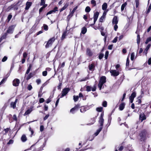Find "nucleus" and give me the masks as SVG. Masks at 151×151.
<instances>
[{"label": "nucleus", "mask_w": 151, "mask_h": 151, "mask_svg": "<svg viewBox=\"0 0 151 151\" xmlns=\"http://www.w3.org/2000/svg\"><path fill=\"white\" fill-rule=\"evenodd\" d=\"M106 78L105 76L101 77L100 79L99 83L98 84V87L99 88V90H101L103 84L106 82Z\"/></svg>", "instance_id": "obj_1"}, {"label": "nucleus", "mask_w": 151, "mask_h": 151, "mask_svg": "<svg viewBox=\"0 0 151 151\" xmlns=\"http://www.w3.org/2000/svg\"><path fill=\"white\" fill-rule=\"evenodd\" d=\"M70 90V89L68 88H66L63 89L61 93V95L60 98H62L64 96H65Z\"/></svg>", "instance_id": "obj_2"}, {"label": "nucleus", "mask_w": 151, "mask_h": 151, "mask_svg": "<svg viewBox=\"0 0 151 151\" xmlns=\"http://www.w3.org/2000/svg\"><path fill=\"white\" fill-rule=\"evenodd\" d=\"M55 39L54 38L52 37L47 42L46 45H45L46 48H48L51 46L52 43L54 41Z\"/></svg>", "instance_id": "obj_3"}, {"label": "nucleus", "mask_w": 151, "mask_h": 151, "mask_svg": "<svg viewBox=\"0 0 151 151\" xmlns=\"http://www.w3.org/2000/svg\"><path fill=\"white\" fill-rule=\"evenodd\" d=\"M15 26L14 25H12L9 27L8 29L7 30L6 34H12L14 30V29Z\"/></svg>", "instance_id": "obj_4"}, {"label": "nucleus", "mask_w": 151, "mask_h": 151, "mask_svg": "<svg viewBox=\"0 0 151 151\" xmlns=\"http://www.w3.org/2000/svg\"><path fill=\"white\" fill-rule=\"evenodd\" d=\"M99 14V13L98 12H96L94 13L93 15L94 23L93 24H91V25H93L95 24L98 18Z\"/></svg>", "instance_id": "obj_5"}, {"label": "nucleus", "mask_w": 151, "mask_h": 151, "mask_svg": "<svg viewBox=\"0 0 151 151\" xmlns=\"http://www.w3.org/2000/svg\"><path fill=\"white\" fill-rule=\"evenodd\" d=\"M80 106L79 104H77L70 110V112L72 114H74L78 110V109L80 107Z\"/></svg>", "instance_id": "obj_6"}, {"label": "nucleus", "mask_w": 151, "mask_h": 151, "mask_svg": "<svg viewBox=\"0 0 151 151\" xmlns=\"http://www.w3.org/2000/svg\"><path fill=\"white\" fill-rule=\"evenodd\" d=\"M145 135L146 132L145 131H143L141 132L139 134V136L141 137L140 139L141 141H142L145 139Z\"/></svg>", "instance_id": "obj_7"}, {"label": "nucleus", "mask_w": 151, "mask_h": 151, "mask_svg": "<svg viewBox=\"0 0 151 151\" xmlns=\"http://www.w3.org/2000/svg\"><path fill=\"white\" fill-rule=\"evenodd\" d=\"M136 93L135 92H134L132 93L131 96L129 97L130 101V103H132L133 102L134 99L136 96Z\"/></svg>", "instance_id": "obj_8"}, {"label": "nucleus", "mask_w": 151, "mask_h": 151, "mask_svg": "<svg viewBox=\"0 0 151 151\" xmlns=\"http://www.w3.org/2000/svg\"><path fill=\"white\" fill-rule=\"evenodd\" d=\"M110 73H111L112 75L116 76H118L119 74V73L118 71H117L115 70H111L110 71Z\"/></svg>", "instance_id": "obj_9"}, {"label": "nucleus", "mask_w": 151, "mask_h": 151, "mask_svg": "<svg viewBox=\"0 0 151 151\" xmlns=\"http://www.w3.org/2000/svg\"><path fill=\"white\" fill-rule=\"evenodd\" d=\"M19 80L18 79H16L14 80L13 81V85L15 86H18L19 83Z\"/></svg>", "instance_id": "obj_10"}, {"label": "nucleus", "mask_w": 151, "mask_h": 151, "mask_svg": "<svg viewBox=\"0 0 151 151\" xmlns=\"http://www.w3.org/2000/svg\"><path fill=\"white\" fill-rule=\"evenodd\" d=\"M33 106H31L30 107V108L28 109L25 113L24 114V116H25L26 115H27L29 114L33 110Z\"/></svg>", "instance_id": "obj_11"}, {"label": "nucleus", "mask_w": 151, "mask_h": 151, "mask_svg": "<svg viewBox=\"0 0 151 151\" xmlns=\"http://www.w3.org/2000/svg\"><path fill=\"white\" fill-rule=\"evenodd\" d=\"M18 100L17 99H16L15 101L14 102H12L11 103L10 105L11 107L13 108V109H15L16 107V105L17 103V101Z\"/></svg>", "instance_id": "obj_12"}, {"label": "nucleus", "mask_w": 151, "mask_h": 151, "mask_svg": "<svg viewBox=\"0 0 151 151\" xmlns=\"http://www.w3.org/2000/svg\"><path fill=\"white\" fill-rule=\"evenodd\" d=\"M146 119L145 116L144 114H141L139 115V119L142 122L143 120Z\"/></svg>", "instance_id": "obj_13"}, {"label": "nucleus", "mask_w": 151, "mask_h": 151, "mask_svg": "<svg viewBox=\"0 0 151 151\" xmlns=\"http://www.w3.org/2000/svg\"><path fill=\"white\" fill-rule=\"evenodd\" d=\"M118 20L117 19V17L116 16H114L113 19L112 24H117L118 23Z\"/></svg>", "instance_id": "obj_14"}, {"label": "nucleus", "mask_w": 151, "mask_h": 151, "mask_svg": "<svg viewBox=\"0 0 151 151\" xmlns=\"http://www.w3.org/2000/svg\"><path fill=\"white\" fill-rule=\"evenodd\" d=\"M150 44H148L144 51L143 53L145 54L146 56H147V51L150 48Z\"/></svg>", "instance_id": "obj_15"}, {"label": "nucleus", "mask_w": 151, "mask_h": 151, "mask_svg": "<svg viewBox=\"0 0 151 151\" xmlns=\"http://www.w3.org/2000/svg\"><path fill=\"white\" fill-rule=\"evenodd\" d=\"M104 119L102 117L100 118L99 122L101 126H103L104 122Z\"/></svg>", "instance_id": "obj_16"}, {"label": "nucleus", "mask_w": 151, "mask_h": 151, "mask_svg": "<svg viewBox=\"0 0 151 151\" xmlns=\"http://www.w3.org/2000/svg\"><path fill=\"white\" fill-rule=\"evenodd\" d=\"M31 3L29 2H27L26 5V7L25 8V9L28 10L31 6Z\"/></svg>", "instance_id": "obj_17"}, {"label": "nucleus", "mask_w": 151, "mask_h": 151, "mask_svg": "<svg viewBox=\"0 0 151 151\" xmlns=\"http://www.w3.org/2000/svg\"><path fill=\"white\" fill-rule=\"evenodd\" d=\"M94 67L95 66L93 64L89 65L88 66L89 70L91 71H93L94 70Z\"/></svg>", "instance_id": "obj_18"}, {"label": "nucleus", "mask_w": 151, "mask_h": 151, "mask_svg": "<svg viewBox=\"0 0 151 151\" xmlns=\"http://www.w3.org/2000/svg\"><path fill=\"white\" fill-rule=\"evenodd\" d=\"M78 8V6H76L75 7H74L73 9V10L70 12V14L69 15V16H70V17H72L73 16V14L75 12V11Z\"/></svg>", "instance_id": "obj_19"}, {"label": "nucleus", "mask_w": 151, "mask_h": 151, "mask_svg": "<svg viewBox=\"0 0 151 151\" xmlns=\"http://www.w3.org/2000/svg\"><path fill=\"white\" fill-rule=\"evenodd\" d=\"M124 106L125 104L124 103H122L119 106V110L121 111L124 108Z\"/></svg>", "instance_id": "obj_20"}, {"label": "nucleus", "mask_w": 151, "mask_h": 151, "mask_svg": "<svg viewBox=\"0 0 151 151\" xmlns=\"http://www.w3.org/2000/svg\"><path fill=\"white\" fill-rule=\"evenodd\" d=\"M102 127H100L99 128V129L97 130L96 132H95L94 134L95 135V136H96L99 134V133L102 130Z\"/></svg>", "instance_id": "obj_21"}, {"label": "nucleus", "mask_w": 151, "mask_h": 151, "mask_svg": "<svg viewBox=\"0 0 151 151\" xmlns=\"http://www.w3.org/2000/svg\"><path fill=\"white\" fill-rule=\"evenodd\" d=\"M7 35L6 33H5L0 38V43L3 40L6 38Z\"/></svg>", "instance_id": "obj_22"}, {"label": "nucleus", "mask_w": 151, "mask_h": 151, "mask_svg": "<svg viewBox=\"0 0 151 151\" xmlns=\"http://www.w3.org/2000/svg\"><path fill=\"white\" fill-rule=\"evenodd\" d=\"M21 139L23 142H25L27 140V138L24 134H23L22 135L21 138Z\"/></svg>", "instance_id": "obj_23"}, {"label": "nucleus", "mask_w": 151, "mask_h": 151, "mask_svg": "<svg viewBox=\"0 0 151 151\" xmlns=\"http://www.w3.org/2000/svg\"><path fill=\"white\" fill-rule=\"evenodd\" d=\"M87 32V29L85 27H83L82 28L81 33L84 34Z\"/></svg>", "instance_id": "obj_24"}, {"label": "nucleus", "mask_w": 151, "mask_h": 151, "mask_svg": "<svg viewBox=\"0 0 151 151\" xmlns=\"http://www.w3.org/2000/svg\"><path fill=\"white\" fill-rule=\"evenodd\" d=\"M86 53L89 56H91L92 55V53L91 50L88 48L87 49Z\"/></svg>", "instance_id": "obj_25"}, {"label": "nucleus", "mask_w": 151, "mask_h": 151, "mask_svg": "<svg viewBox=\"0 0 151 151\" xmlns=\"http://www.w3.org/2000/svg\"><path fill=\"white\" fill-rule=\"evenodd\" d=\"M107 3H104L102 6V9L103 10H105L107 8Z\"/></svg>", "instance_id": "obj_26"}, {"label": "nucleus", "mask_w": 151, "mask_h": 151, "mask_svg": "<svg viewBox=\"0 0 151 151\" xmlns=\"http://www.w3.org/2000/svg\"><path fill=\"white\" fill-rule=\"evenodd\" d=\"M127 5V3L126 2L124 3V4H123L121 6V10L122 11H123L124 10L125 7Z\"/></svg>", "instance_id": "obj_27"}, {"label": "nucleus", "mask_w": 151, "mask_h": 151, "mask_svg": "<svg viewBox=\"0 0 151 151\" xmlns=\"http://www.w3.org/2000/svg\"><path fill=\"white\" fill-rule=\"evenodd\" d=\"M68 5L67 4H65L64 6L60 10V12H61L65 10L68 6Z\"/></svg>", "instance_id": "obj_28"}, {"label": "nucleus", "mask_w": 151, "mask_h": 151, "mask_svg": "<svg viewBox=\"0 0 151 151\" xmlns=\"http://www.w3.org/2000/svg\"><path fill=\"white\" fill-rule=\"evenodd\" d=\"M140 39V35H138L137 36V43L138 45L139 44Z\"/></svg>", "instance_id": "obj_29"}, {"label": "nucleus", "mask_w": 151, "mask_h": 151, "mask_svg": "<svg viewBox=\"0 0 151 151\" xmlns=\"http://www.w3.org/2000/svg\"><path fill=\"white\" fill-rule=\"evenodd\" d=\"M80 111L82 113H83L86 111V109L83 106L80 109Z\"/></svg>", "instance_id": "obj_30"}, {"label": "nucleus", "mask_w": 151, "mask_h": 151, "mask_svg": "<svg viewBox=\"0 0 151 151\" xmlns=\"http://www.w3.org/2000/svg\"><path fill=\"white\" fill-rule=\"evenodd\" d=\"M73 100L75 102H76V101H77L78 100V99L79 98L78 97V96H73Z\"/></svg>", "instance_id": "obj_31"}, {"label": "nucleus", "mask_w": 151, "mask_h": 151, "mask_svg": "<svg viewBox=\"0 0 151 151\" xmlns=\"http://www.w3.org/2000/svg\"><path fill=\"white\" fill-rule=\"evenodd\" d=\"M135 55L134 52H132L131 53V59L132 60H133L134 58Z\"/></svg>", "instance_id": "obj_32"}, {"label": "nucleus", "mask_w": 151, "mask_h": 151, "mask_svg": "<svg viewBox=\"0 0 151 151\" xmlns=\"http://www.w3.org/2000/svg\"><path fill=\"white\" fill-rule=\"evenodd\" d=\"M91 10V9L89 6H87L85 9V11L87 12H89Z\"/></svg>", "instance_id": "obj_33"}, {"label": "nucleus", "mask_w": 151, "mask_h": 151, "mask_svg": "<svg viewBox=\"0 0 151 151\" xmlns=\"http://www.w3.org/2000/svg\"><path fill=\"white\" fill-rule=\"evenodd\" d=\"M102 107H98L96 109V110L98 112H101L103 109Z\"/></svg>", "instance_id": "obj_34"}, {"label": "nucleus", "mask_w": 151, "mask_h": 151, "mask_svg": "<svg viewBox=\"0 0 151 151\" xmlns=\"http://www.w3.org/2000/svg\"><path fill=\"white\" fill-rule=\"evenodd\" d=\"M129 65V58L128 56L127 58V61L126 63V66H128Z\"/></svg>", "instance_id": "obj_35"}, {"label": "nucleus", "mask_w": 151, "mask_h": 151, "mask_svg": "<svg viewBox=\"0 0 151 151\" xmlns=\"http://www.w3.org/2000/svg\"><path fill=\"white\" fill-rule=\"evenodd\" d=\"M31 66L30 65L29 67V68H28L27 70L26 71V74H28L29 73V72L30 71V68H31Z\"/></svg>", "instance_id": "obj_36"}, {"label": "nucleus", "mask_w": 151, "mask_h": 151, "mask_svg": "<svg viewBox=\"0 0 151 151\" xmlns=\"http://www.w3.org/2000/svg\"><path fill=\"white\" fill-rule=\"evenodd\" d=\"M91 90V87L90 86H88L86 87V91H89Z\"/></svg>", "instance_id": "obj_37"}, {"label": "nucleus", "mask_w": 151, "mask_h": 151, "mask_svg": "<svg viewBox=\"0 0 151 151\" xmlns=\"http://www.w3.org/2000/svg\"><path fill=\"white\" fill-rule=\"evenodd\" d=\"M66 33H67L66 31L65 32L63 33V34L62 35V39H63L65 38V37L66 35Z\"/></svg>", "instance_id": "obj_38"}, {"label": "nucleus", "mask_w": 151, "mask_h": 151, "mask_svg": "<svg viewBox=\"0 0 151 151\" xmlns=\"http://www.w3.org/2000/svg\"><path fill=\"white\" fill-rule=\"evenodd\" d=\"M47 5H45L44 6H43L42 7H41L39 9V12H41L42 11V10L44 8H45V7H46V6H47Z\"/></svg>", "instance_id": "obj_39"}, {"label": "nucleus", "mask_w": 151, "mask_h": 151, "mask_svg": "<svg viewBox=\"0 0 151 151\" xmlns=\"http://www.w3.org/2000/svg\"><path fill=\"white\" fill-rule=\"evenodd\" d=\"M91 3L93 5V6H95L96 5V1L94 0H92Z\"/></svg>", "instance_id": "obj_40"}, {"label": "nucleus", "mask_w": 151, "mask_h": 151, "mask_svg": "<svg viewBox=\"0 0 151 151\" xmlns=\"http://www.w3.org/2000/svg\"><path fill=\"white\" fill-rule=\"evenodd\" d=\"M32 86L30 84H29L27 87V88L28 90L29 91H30L32 89Z\"/></svg>", "instance_id": "obj_41"}, {"label": "nucleus", "mask_w": 151, "mask_h": 151, "mask_svg": "<svg viewBox=\"0 0 151 151\" xmlns=\"http://www.w3.org/2000/svg\"><path fill=\"white\" fill-rule=\"evenodd\" d=\"M109 51H107L105 53V58L106 59H107V58L108 57V56L109 55Z\"/></svg>", "instance_id": "obj_42"}, {"label": "nucleus", "mask_w": 151, "mask_h": 151, "mask_svg": "<svg viewBox=\"0 0 151 151\" xmlns=\"http://www.w3.org/2000/svg\"><path fill=\"white\" fill-rule=\"evenodd\" d=\"M45 0H41V2L40 4V5L44 6V5H45Z\"/></svg>", "instance_id": "obj_43"}, {"label": "nucleus", "mask_w": 151, "mask_h": 151, "mask_svg": "<svg viewBox=\"0 0 151 151\" xmlns=\"http://www.w3.org/2000/svg\"><path fill=\"white\" fill-rule=\"evenodd\" d=\"M44 29V30H47L48 29V26L45 24H44L43 25Z\"/></svg>", "instance_id": "obj_44"}, {"label": "nucleus", "mask_w": 151, "mask_h": 151, "mask_svg": "<svg viewBox=\"0 0 151 151\" xmlns=\"http://www.w3.org/2000/svg\"><path fill=\"white\" fill-rule=\"evenodd\" d=\"M14 141L12 139H10L9 142L7 143V145H10L12 144L13 143Z\"/></svg>", "instance_id": "obj_45"}, {"label": "nucleus", "mask_w": 151, "mask_h": 151, "mask_svg": "<svg viewBox=\"0 0 151 151\" xmlns=\"http://www.w3.org/2000/svg\"><path fill=\"white\" fill-rule=\"evenodd\" d=\"M103 106L104 107H106L107 106V102L106 101H104L102 104Z\"/></svg>", "instance_id": "obj_46"}, {"label": "nucleus", "mask_w": 151, "mask_h": 151, "mask_svg": "<svg viewBox=\"0 0 151 151\" xmlns=\"http://www.w3.org/2000/svg\"><path fill=\"white\" fill-rule=\"evenodd\" d=\"M42 75L44 76H46L47 74V71H45L42 72Z\"/></svg>", "instance_id": "obj_47"}, {"label": "nucleus", "mask_w": 151, "mask_h": 151, "mask_svg": "<svg viewBox=\"0 0 151 151\" xmlns=\"http://www.w3.org/2000/svg\"><path fill=\"white\" fill-rule=\"evenodd\" d=\"M12 16L11 14H9L7 17V19L8 20V22H9L10 19H11L12 17Z\"/></svg>", "instance_id": "obj_48"}, {"label": "nucleus", "mask_w": 151, "mask_h": 151, "mask_svg": "<svg viewBox=\"0 0 151 151\" xmlns=\"http://www.w3.org/2000/svg\"><path fill=\"white\" fill-rule=\"evenodd\" d=\"M7 58L6 56H4L2 59V61L3 62H4L7 59Z\"/></svg>", "instance_id": "obj_49"}, {"label": "nucleus", "mask_w": 151, "mask_h": 151, "mask_svg": "<svg viewBox=\"0 0 151 151\" xmlns=\"http://www.w3.org/2000/svg\"><path fill=\"white\" fill-rule=\"evenodd\" d=\"M32 73H30V74H29V75H28V76H27V80H29V79L30 78H31V77H32Z\"/></svg>", "instance_id": "obj_50"}, {"label": "nucleus", "mask_w": 151, "mask_h": 151, "mask_svg": "<svg viewBox=\"0 0 151 151\" xmlns=\"http://www.w3.org/2000/svg\"><path fill=\"white\" fill-rule=\"evenodd\" d=\"M117 40V37H115L114 39L112 40V42L113 43H116V42Z\"/></svg>", "instance_id": "obj_51"}, {"label": "nucleus", "mask_w": 151, "mask_h": 151, "mask_svg": "<svg viewBox=\"0 0 151 151\" xmlns=\"http://www.w3.org/2000/svg\"><path fill=\"white\" fill-rule=\"evenodd\" d=\"M105 17L104 16H102L99 19V21L100 22H103V19Z\"/></svg>", "instance_id": "obj_52"}, {"label": "nucleus", "mask_w": 151, "mask_h": 151, "mask_svg": "<svg viewBox=\"0 0 151 151\" xmlns=\"http://www.w3.org/2000/svg\"><path fill=\"white\" fill-rule=\"evenodd\" d=\"M45 101L44 99L43 98H41L40 99L39 102L40 103H42L44 102Z\"/></svg>", "instance_id": "obj_53"}, {"label": "nucleus", "mask_w": 151, "mask_h": 151, "mask_svg": "<svg viewBox=\"0 0 151 151\" xmlns=\"http://www.w3.org/2000/svg\"><path fill=\"white\" fill-rule=\"evenodd\" d=\"M27 55V54L26 52H24L23 54V58H25Z\"/></svg>", "instance_id": "obj_54"}, {"label": "nucleus", "mask_w": 151, "mask_h": 151, "mask_svg": "<svg viewBox=\"0 0 151 151\" xmlns=\"http://www.w3.org/2000/svg\"><path fill=\"white\" fill-rule=\"evenodd\" d=\"M13 119L14 120L17 121V117L15 114H14L13 116Z\"/></svg>", "instance_id": "obj_55"}, {"label": "nucleus", "mask_w": 151, "mask_h": 151, "mask_svg": "<svg viewBox=\"0 0 151 151\" xmlns=\"http://www.w3.org/2000/svg\"><path fill=\"white\" fill-rule=\"evenodd\" d=\"M135 2H136V7H138V4H139L138 0H136Z\"/></svg>", "instance_id": "obj_56"}, {"label": "nucleus", "mask_w": 151, "mask_h": 151, "mask_svg": "<svg viewBox=\"0 0 151 151\" xmlns=\"http://www.w3.org/2000/svg\"><path fill=\"white\" fill-rule=\"evenodd\" d=\"M104 56V54H101L99 55V58L101 59Z\"/></svg>", "instance_id": "obj_57"}, {"label": "nucleus", "mask_w": 151, "mask_h": 151, "mask_svg": "<svg viewBox=\"0 0 151 151\" xmlns=\"http://www.w3.org/2000/svg\"><path fill=\"white\" fill-rule=\"evenodd\" d=\"M49 116V115L48 114L46 115L44 117L43 119L44 120H46Z\"/></svg>", "instance_id": "obj_58"}, {"label": "nucleus", "mask_w": 151, "mask_h": 151, "mask_svg": "<svg viewBox=\"0 0 151 151\" xmlns=\"http://www.w3.org/2000/svg\"><path fill=\"white\" fill-rule=\"evenodd\" d=\"M44 126L42 125L40 127V130L41 132H42L43 130Z\"/></svg>", "instance_id": "obj_59"}, {"label": "nucleus", "mask_w": 151, "mask_h": 151, "mask_svg": "<svg viewBox=\"0 0 151 151\" xmlns=\"http://www.w3.org/2000/svg\"><path fill=\"white\" fill-rule=\"evenodd\" d=\"M114 29L115 31H116L118 28V26L117 25V24H115V25H114Z\"/></svg>", "instance_id": "obj_60"}, {"label": "nucleus", "mask_w": 151, "mask_h": 151, "mask_svg": "<svg viewBox=\"0 0 151 151\" xmlns=\"http://www.w3.org/2000/svg\"><path fill=\"white\" fill-rule=\"evenodd\" d=\"M7 78V76H6V78H4L3 79H2V80L1 81V82L0 83V85H1V84H2L3 82L4 81H5V80L6 79V78Z\"/></svg>", "instance_id": "obj_61"}, {"label": "nucleus", "mask_w": 151, "mask_h": 151, "mask_svg": "<svg viewBox=\"0 0 151 151\" xmlns=\"http://www.w3.org/2000/svg\"><path fill=\"white\" fill-rule=\"evenodd\" d=\"M113 45H110L108 46V49L109 50H111L113 47Z\"/></svg>", "instance_id": "obj_62"}, {"label": "nucleus", "mask_w": 151, "mask_h": 151, "mask_svg": "<svg viewBox=\"0 0 151 151\" xmlns=\"http://www.w3.org/2000/svg\"><path fill=\"white\" fill-rule=\"evenodd\" d=\"M36 82L38 84H39L41 82V80L40 79H38L36 80Z\"/></svg>", "instance_id": "obj_63"}, {"label": "nucleus", "mask_w": 151, "mask_h": 151, "mask_svg": "<svg viewBox=\"0 0 151 151\" xmlns=\"http://www.w3.org/2000/svg\"><path fill=\"white\" fill-rule=\"evenodd\" d=\"M148 63L149 65H150L151 64V58H150L148 59Z\"/></svg>", "instance_id": "obj_64"}]
</instances>
